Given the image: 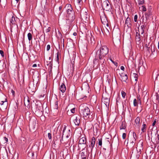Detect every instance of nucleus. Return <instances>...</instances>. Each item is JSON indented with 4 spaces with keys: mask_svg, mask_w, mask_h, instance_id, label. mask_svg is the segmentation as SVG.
Listing matches in <instances>:
<instances>
[{
    "mask_svg": "<svg viewBox=\"0 0 159 159\" xmlns=\"http://www.w3.org/2000/svg\"><path fill=\"white\" fill-rule=\"evenodd\" d=\"M133 75L135 78V81H137V80H138V78H137L138 74H135V73H134L133 74Z\"/></svg>",
    "mask_w": 159,
    "mask_h": 159,
    "instance_id": "obj_38",
    "label": "nucleus"
},
{
    "mask_svg": "<svg viewBox=\"0 0 159 159\" xmlns=\"http://www.w3.org/2000/svg\"><path fill=\"white\" fill-rule=\"evenodd\" d=\"M108 49L106 46H103L98 50L95 54V59L96 60L99 59L101 62L104 63L105 60V56L108 52Z\"/></svg>",
    "mask_w": 159,
    "mask_h": 159,
    "instance_id": "obj_1",
    "label": "nucleus"
},
{
    "mask_svg": "<svg viewBox=\"0 0 159 159\" xmlns=\"http://www.w3.org/2000/svg\"><path fill=\"white\" fill-rule=\"evenodd\" d=\"M88 147V146H87ZM94 147L92 146H89L88 147L87 149H86V151H87L89 152V153L92 154L93 150V149Z\"/></svg>",
    "mask_w": 159,
    "mask_h": 159,
    "instance_id": "obj_22",
    "label": "nucleus"
},
{
    "mask_svg": "<svg viewBox=\"0 0 159 159\" xmlns=\"http://www.w3.org/2000/svg\"><path fill=\"white\" fill-rule=\"evenodd\" d=\"M19 1V0H12L11 1L12 5L14 6H16Z\"/></svg>",
    "mask_w": 159,
    "mask_h": 159,
    "instance_id": "obj_26",
    "label": "nucleus"
},
{
    "mask_svg": "<svg viewBox=\"0 0 159 159\" xmlns=\"http://www.w3.org/2000/svg\"><path fill=\"white\" fill-rule=\"evenodd\" d=\"M74 122L76 125L79 126L80 123L81 117L79 115L75 116L74 117Z\"/></svg>",
    "mask_w": 159,
    "mask_h": 159,
    "instance_id": "obj_8",
    "label": "nucleus"
},
{
    "mask_svg": "<svg viewBox=\"0 0 159 159\" xmlns=\"http://www.w3.org/2000/svg\"><path fill=\"white\" fill-rule=\"evenodd\" d=\"M66 23L67 25H70L75 18V13L66 15Z\"/></svg>",
    "mask_w": 159,
    "mask_h": 159,
    "instance_id": "obj_5",
    "label": "nucleus"
},
{
    "mask_svg": "<svg viewBox=\"0 0 159 159\" xmlns=\"http://www.w3.org/2000/svg\"><path fill=\"white\" fill-rule=\"evenodd\" d=\"M113 62L114 63V64L115 65H116V66H117V63L116 62L113 61Z\"/></svg>",
    "mask_w": 159,
    "mask_h": 159,
    "instance_id": "obj_58",
    "label": "nucleus"
},
{
    "mask_svg": "<svg viewBox=\"0 0 159 159\" xmlns=\"http://www.w3.org/2000/svg\"><path fill=\"white\" fill-rule=\"evenodd\" d=\"M82 152L80 154L82 159H86L87 156V152Z\"/></svg>",
    "mask_w": 159,
    "mask_h": 159,
    "instance_id": "obj_16",
    "label": "nucleus"
},
{
    "mask_svg": "<svg viewBox=\"0 0 159 159\" xmlns=\"http://www.w3.org/2000/svg\"><path fill=\"white\" fill-rule=\"evenodd\" d=\"M58 100L57 98H56V100H55V101L54 103V109H57L58 108Z\"/></svg>",
    "mask_w": 159,
    "mask_h": 159,
    "instance_id": "obj_27",
    "label": "nucleus"
},
{
    "mask_svg": "<svg viewBox=\"0 0 159 159\" xmlns=\"http://www.w3.org/2000/svg\"><path fill=\"white\" fill-rule=\"evenodd\" d=\"M141 10L143 11H146V8L144 6H142L141 7Z\"/></svg>",
    "mask_w": 159,
    "mask_h": 159,
    "instance_id": "obj_40",
    "label": "nucleus"
},
{
    "mask_svg": "<svg viewBox=\"0 0 159 159\" xmlns=\"http://www.w3.org/2000/svg\"><path fill=\"white\" fill-rule=\"evenodd\" d=\"M51 28L50 27H49L48 28V29L46 30V33H48L51 30Z\"/></svg>",
    "mask_w": 159,
    "mask_h": 159,
    "instance_id": "obj_47",
    "label": "nucleus"
},
{
    "mask_svg": "<svg viewBox=\"0 0 159 159\" xmlns=\"http://www.w3.org/2000/svg\"><path fill=\"white\" fill-rule=\"evenodd\" d=\"M145 26L144 25H142L141 26V28L142 29L141 34H143L144 32V29L145 28Z\"/></svg>",
    "mask_w": 159,
    "mask_h": 159,
    "instance_id": "obj_36",
    "label": "nucleus"
},
{
    "mask_svg": "<svg viewBox=\"0 0 159 159\" xmlns=\"http://www.w3.org/2000/svg\"><path fill=\"white\" fill-rule=\"evenodd\" d=\"M120 132H121V133L122 134V138L123 139H125L126 137V134L125 132L124 133L123 132H122L120 131ZM125 132H126L125 131Z\"/></svg>",
    "mask_w": 159,
    "mask_h": 159,
    "instance_id": "obj_35",
    "label": "nucleus"
},
{
    "mask_svg": "<svg viewBox=\"0 0 159 159\" xmlns=\"http://www.w3.org/2000/svg\"><path fill=\"white\" fill-rule=\"evenodd\" d=\"M27 37L29 41H30L32 38V36L31 34L30 33H28L27 34Z\"/></svg>",
    "mask_w": 159,
    "mask_h": 159,
    "instance_id": "obj_32",
    "label": "nucleus"
},
{
    "mask_svg": "<svg viewBox=\"0 0 159 159\" xmlns=\"http://www.w3.org/2000/svg\"><path fill=\"white\" fill-rule=\"evenodd\" d=\"M59 10H61V9H62V7H61V6H60V7H59Z\"/></svg>",
    "mask_w": 159,
    "mask_h": 159,
    "instance_id": "obj_61",
    "label": "nucleus"
},
{
    "mask_svg": "<svg viewBox=\"0 0 159 159\" xmlns=\"http://www.w3.org/2000/svg\"><path fill=\"white\" fill-rule=\"evenodd\" d=\"M20 140L21 142V143L23 144H25L26 143V139L25 138L21 137L20 138Z\"/></svg>",
    "mask_w": 159,
    "mask_h": 159,
    "instance_id": "obj_28",
    "label": "nucleus"
},
{
    "mask_svg": "<svg viewBox=\"0 0 159 159\" xmlns=\"http://www.w3.org/2000/svg\"><path fill=\"white\" fill-rule=\"evenodd\" d=\"M118 97H117V99H116V105H117V108L118 109V102L119 101V94H118Z\"/></svg>",
    "mask_w": 159,
    "mask_h": 159,
    "instance_id": "obj_39",
    "label": "nucleus"
},
{
    "mask_svg": "<svg viewBox=\"0 0 159 159\" xmlns=\"http://www.w3.org/2000/svg\"><path fill=\"white\" fill-rule=\"evenodd\" d=\"M140 121V118L139 117H138L135 119V126L137 127H139V123Z\"/></svg>",
    "mask_w": 159,
    "mask_h": 159,
    "instance_id": "obj_20",
    "label": "nucleus"
},
{
    "mask_svg": "<svg viewBox=\"0 0 159 159\" xmlns=\"http://www.w3.org/2000/svg\"><path fill=\"white\" fill-rule=\"evenodd\" d=\"M130 22L131 20L130 18L128 17L126 19L125 21V23L127 25V26L130 27L131 26Z\"/></svg>",
    "mask_w": 159,
    "mask_h": 159,
    "instance_id": "obj_23",
    "label": "nucleus"
},
{
    "mask_svg": "<svg viewBox=\"0 0 159 159\" xmlns=\"http://www.w3.org/2000/svg\"><path fill=\"white\" fill-rule=\"evenodd\" d=\"M77 2L79 5H81V3H82V0H77Z\"/></svg>",
    "mask_w": 159,
    "mask_h": 159,
    "instance_id": "obj_46",
    "label": "nucleus"
},
{
    "mask_svg": "<svg viewBox=\"0 0 159 159\" xmlns=\"http://www.w3.org/2000/svg\"><path fill=\"white\" fill-rule=\"evenodd\" d=\"M105 25H106V26H105V28H110L109 25L108 24V22H107V24H106Z\"/></svg>",
    "mask_w": 159,
    "mask_h": 159,
    "instance_id": "obj_51",
    "label": "nucleus"
},
{
    "mask_svg": "<svg viewBox=\"0 0 159 159\" xmlns=\"http://www.w3.org/2000/svg\"><path fill=\"white\" fill-rule=\"evenodd\" d=\"M121 95L122 96V97L123 98H125V96L126 95V93L124 92V91H122L121 92Z\"/></svg>",
    "mask_w": 159,
    "mask_h": 159,
    "instance_id": "obj_37",
    "label": "nucleus"
},
{
    "mask_svg": "<svg viewBox=\"0 0 159 159\" xmlns=\"http://www.w3.org/2000/svg\"><path fill=\"white\" fill-rule=\"evenodd\" d=\"M133 136L134 137V139H135V136L136 138V134L134 133V132H133Z\"/></svg>",
    "mask_w": 159,
    "mask_h": 159,
    "instance_id": "obj_55",
    "label": "nucleus"
},
{
    "mask_svg": "<svg viewBox=\"0 0 159 159\" xmlns=\"http://www.w3.org/2000/svg\"><path fill=\"white\" fill-rule=\"evenodd\" d=\"M98 145L99 146H101L102 144V138H100L98 139Z\"/></svg>",
    "mask_w": 159,
    "mask_h": 159,
    "instance_id": "obj_34",
    "label": "nucleus"
},
{
    "mask_svg": "<svg viewBox=\"0 0 159 159\" xmlns=\"http://www.w3.org/2000/svg\"><path fill=\"white\" fill-rule=\"evenodd\" d=\"M125 122H122L121 126L120 127V130L122 129H125Z\"/></svg>",
    "mask_w": 159,
    "mask_h": 159,
    "instance_id": "obj_29",
    "label": "nucleus"
},
{
    "mask_svg": "<svg viewBox=\"0 0 159 159\" xmlns=\"http://www.w3.org/2000/svg\"><path fill=\"white\" fill-rule=\"evenodd\" d=\"M4 140L5 141V143H7V141H8V139H7V138L6 137H4Z\"/></svg>",
    "mask_w": 159,
    "mask_h": 159,
    "instance_id": "obj_54",
    "label": "nucleus"
},
{
    "mask_svg": "<svg viewBox=\"0 0 159 159\" xmlns=\"http://www.w3.org/2000/svg\"><path fill=\"white\" fill-rule=\"evenodd\" d=\"M59 89L60 90L62 93H64L66 89V88L65 85L63 83L60 86Z\"/></svg>",
    "mask_w": 159,
    "mask_h": 159,
    "instance_id": "obj_17",
    "label": "nucleus"
},
{
    "mask_svg": "<svg viewBox=\"0 0 159 159\" xmlns=\"http://www.w3.org/2000/svg\"><path fill=\"white\" fill-rule=\"evenodd\" d=\"M117 71H118V69H116V74L117 75H118V74H117Z\"/></svg>",
    "mask_w": 159,
    "mask_h": 159,
    "instance_id": "obj_60",
    "label": "nucleus"
},
{
    "mask_svg": "<svg viewBox=\"0 0 159 159\" xmlns=\"http://www.w3.org/2000/svg\"><path fill=\"white\" fill-rule=\"evenodd\" d=\"M71 111L72 113H74L75 111V108H73L71 110Z\"/></svg>",
    "mask_w": 159,
    "mask_h": 159,
    "instance_id": "obj_50",
    "label": "nucleus"
},
{
    "mask_svg": "<svg viewBox=\"0 0 159 159\" xmlns=\"http://www.w3.org/2000/svg\"><path fill=\"white\" fill-rule=\"evenodd\" d=\"M37 66V64H34L33 65L32 67H35Z\"/></svg>",
    "mask_w": 159,
    "mask_h": 159,
    "instance_id": "obj_57",
    "label": "nucleus"
},
{
    "mask_svg": "<svg viewBox=\"0 0 159 159\" xmlns=\"http://www.w3.org/2000/svg\"><path fill=\"white\" fill-rule=\"evenodd\" d=\"M110 28H103V32L102 30V31L104 34L108 36L110 34Z\"/></svg>",
    "mask_w": 159,
    "mask_h": 159,
    "instance_id": "obj_15",
    "label": "nucleus"
},
{
    "mask_svg": "<svg viewBox=\"0 0 159 159\" xmlns=\"http://www.w3.org/2000/svg\"><path fill=\"white\" fill-rule=\"evenodd\" d=\"M64 8L67 12V14H70L75 13L71 5L70 4H66Z\"/></svg>",
    "mask_w": 159,
    "mask_h": 159,
    "instance_id": "obj_7",
    "label": "nucleus"
},
{
    "mask_svg": "<svg viewBox=\"0 0 159 159\" xmlns=\"http://www.w3.org/2000/svg\"><path fill=\"white\" fill-rule=\"evenodd\" d=\"M136 40L138 42H139L140 40V35L138 34V32H137L136 33Z\"/></svg>",
    "mask_w": 159,
    "mask_h": 159,
    "instance_id": "obj_31",
    "label": "nucleus"
},
{
    "mask_svg": "<svg viewBox=\"0 0 159 159\" xmlns=\"http://www.w3.org/2000/svg\"><path fill=\"white\" fill-rule=\"evenodd\" d=\"M114 5L115 6V11L117 13H119V0H114Z\"/></svg>",
    "mask_w": 159,
    "mask_h": 159,
    "instance_id": "obj_9",
    "label": "nucleus"
},
{
    "mask_svg": "<svg viewBox=\"0 0 159 159\" xmlns=\"http://www.w3.org/2000/svg\"><path fill=\"white\" fill-rule=\"evenodd\" d=\"M100 19L102 23L104 25H105L107 23L108 21L104 14H103L102 16H100Z\"/></svg>",
    "mask_w": 159,
    "mask_h": 159,
    "instance_id": "obj_13",
    "label": "nucleus"
},
{
    "mask_svg": "<svg viewBox=\"0 0 159 159\" xmlns=\"http://www.w3.org/2000/svg\"><path fill=\"white\" fill-rule=\"evenodd\" d=\"M86 142V139L85 138L82 137L80 139L79 141L78 145L79 149L80 150L81 148H83L82 151H83L84 150L86 146H88V145L85 146Z\"/></svg>",
    "mask_w": 159,
    "mask_h": 159,
    "instance_id": "obj_4",
    "label": "nucleus"
},
{
    "mask_svg": "<svg viewBox=\"0 0 159 159\" xmlns=\"http://www.w3.org/2000/svg\"><path fill=\"white\" fill-rule=\"evenodd\" d=\"M122 77V81H125L128 79L127 75L126 74H125L124 75H123L122 73L120 75Z\"/></svg>",
    "mask_w": 159,
    "mask_h": 159,
    "instance_id": "obj_24",
    "label": "nucleus"
},
{
    "mask_svg": "<svg viewBox=\"0 0 159 159\" xmlns=\"http://www.w3.org/2000/svg\"><path fill=\"white\" fill-rule=\"evenodd\" d=\"M66 126H65V125H64V127H63V130H62V135H64V133L66 129Z\"/></svg>",
    "mask_w": 159,
    "mask_h": 159,
    "instance_id": "obj_45",
    "label": "nucleus"
},
{
    "mask_svg": "<svg viewBox=\"0 0 159 159\" xmlns=\"http://www.w3.org/2000/svg\"><path fill=\"white\" fill-rule=\"evenodd\" d=\"M119 29L118 27V24H116V25H115L114 28L113 30V39L115 37V34L117 32L118 34L119 32Z\"/></svg>",
    "mask_w": 159,
    "mask_h": 159,
    "instance_id": "obj_10",
    "label": "nucleus"
},
{
    "mask_svg": "<svg viewBox=\"0 0 159 159\" xmlns=\"http://www.w3.org/2000/svg\"><path fill=\"white\" fill-rule=\"evenodd\" d=\"M7 102L2 101L0 103L1 107L2 109H6L7 108Z\"/></svg>",
    "mask_w": 159,
    "mask_h": 159,
    "instance_id": "obj_18",
    "label": "nucleus"
},
{
    "mask_svg": "<svg viewBox=\"0 0 159 159\" xmlns=\"http://www.w3.org/2000/svg\"><path fill=\"white\" fill-rule=\"evenodd\" d=\"M120 68L121 69V70H123V71H124V70H125V67L123 66H120Z\"/></svg>",
    "mask_w": 159,
    "mask_h": 159,
    "instance_id": "obj_52",
    "label": "nucleus"
},
{
    "mask_svg": "<svg viewBox=\"0 0 159 159\" xmlns=\"http://www.w3.org/2000/svg\"><path fill=\"white\" fill-rule=\"evenodd\" d=\"M73 35H76V33H73Z\"/></svg>",
    "mask_w": 159,
    "mask_h": 159,
    "instance_id": "obj_63",
    "label": "nucleus"
},
{
    "mask_svg": "<svg viewBox=\"0 0 159 159\" xmlns=\"http://www.w3.org/2000/svg\"><path fill=\"white\" fill-rule=\"evenodd\" d=\"M94 30H95V31H98V27H94Z\"/></svg>",
    "mask_w": 159,
    "mask_h": 159,
    "instance_id": "obj_56",
    "label": "nucleus"
},
{
    "mask_svg": "<svg viewBox=\"0 0 159 159\" xmlns=\"http://www.w3.org/2000/svg\"><path fill=\"white\" fill-rule=\"evenodd\" d=\"M41 110V107L38 105H35V108L33 109V111L37 113L42 112V111Z\"/></svg>",
    "mask_w": 159,
    "mask_h": 159,
    "instance_id": "obj_14",
    "label": "nucleus"
},
{
    "mask_svg": "<svg viewBox=\"0 0 159 159\" xmlns=\"http://www.w3.org/2000/svg\"><path fill=\"white\" fill-rule=\"evenodd\" d=\"M11 93H12V94L13 95L14 94V93H15L14 91L13 90H11Z\"/></svg>",
    "mask_w": 159,
    "mask_h": 159,
    "instance_id": "obj_59",
    "label": "nucleus"
},
{
    "mask_svg": "<svg viewBox=\"0 0 159 159\" xmlns=\"http://www.w3.org/2000/svg\"><path fill=\"white\" fill-rule=\"evenodd\" d=\"M56 61L57 62H58L59 61V55H58V52L57 53V58L56 59Z\"/></svg>",
    "mask_w": 159,
    "mask_h": 159,
    "instance_id": "obj_48",
    "label": "nucleus"
},
{
    "mask_svg": "<svg viewBox=\"0 0 159 159\" xmlns=\"http://www.w3.org/2000/svg\"><path fill=\"white\" fill-rule=\"evenodd\" d=\"M81 18L84 21L86 22L89 20V15L86 12L84 13L82 15H81Z\"/></svg>",
    "mask_w": 159,
    "mask_h": 159,
    "instance_id": "obj_12",
    "label": "nucleus"
},
{
    "mask_svg": "<svg viewBox=\"0 0 159 159\" xmlns=\"http://www.w3.org/2000/svg\"><path fill=\"white\" fill-rule=\"evenodd\" d=\"M144 3V0H139V1L138 3L139 5H142Z\"/></svg>",
    "mask_w": 159,
    "mask_h": 159,
    "instance_id": "obj_41",
    "label": "nucleus"
},
{
    "mask_svg": "<svg viewBox=\"0 0 159 159\" xmlns=\"http://www.w3.org/2000/svg\"><path fill=\"white\" fill-rule=\"evenodd\" d=\"M102 7L104 9L107 11H111V4L108 0H106L102 3Z\"/></svg>",
    "mask_w": 159,
    "mask_h": 159,
    "instance_id": "obj_6",
    "label": "nucleus"
},
{
    "mask_svg": "<svg viewBox=\"0 0 159 159\" xmlns=\"http://www.w3.org/2000/svg\"><path fill=\"white\" fill-rule=\"evenodd\" d=\"M16 20L14 16H12L11 19L10 20V22L12 24H15Z\"/></svg>",
    "mask_w": 159,
    "mask_h": 159,
    "instance_id": "obj_30",
    "label": "nucleus"
},
{
    "mask_svg": "<svg viewBox=\"0 0 159 159\" xmlns=\"http://www.w3.org/2000/svg\"><path fill=\"white\" fill-rule=\"evenodd\" d=\"M63 135H62V136L61 137V140H63Z\"/></svg>",
    "mask_w": 159,
    "mask_h": 159,
    "instance_id": "obj_62",
    "label": "nucleus"
},
{
    "mask_svg": "<svg viewBox=\"0 0 159 159\" xmlns=\"http://www.w3.org/2000/svg\"><path fill=\"white\" fill-rule=\"evenodd\" d=\"M137 18H138V16H137V15H136L134 16V21L135 22H136L137 21Z\"/></svg>",
    "mask_w": 159,
    "mask_h": 159,
    "instance_id": "obj_44",
    "label": "nucleus"
},
{
    "mask_svg": "<svg viewBox=\"0 0 159 159\" xmlns=\"http://www.w3.org/2000/svg\"><path fill=\"white\" fill-rule=\"evenodd\" d=\"M24 102L25 106L27 107H30V98L28 96L25 98Z\"/></svg>",
    "mask_w": 159,
    "mask_h": 159,
    "instance_id": "obj_11",
    "label": "nucleus"
},
{
    "mask_svg": "<svg viewBox=\"0 0 159 159\" xmlns=\"http://www.w3.org/2000/svg\"><path fill=\"white\" fill-rule=\"evenodd\" d=\"M133 104L134 107H137L138 106V103L136 99H134L133 101Z\"/></svg>",
    "mask_w": 159,
    "mask_h": 159,
    "instance_id": "obj_33",
    "label": "nucleus"
},
{
    "mask_svg": "<svg viewBox=\"0 0 159 159\" xmlns=\"http://www.w3.org/2000/svg\"><path fill=\"white\" fill-rule=\"evenodd\" d=\"M158 48L159 49V41L158 42Z\"/></svg>",
    "mask_w": 159,
    "mask_h": 159,
    "instance_id": "obj_64",
    "label": "nucleus"
},
{
    "mask_svg": "<svg viewBox=\"0 0 159 159\" xmlns=\"http://www.w3.org/2000/svg\"><path fill=\"white\" fill-rule=\"evenodd\" d=\"M79 111L80 115H83L84 117H89V116L90 115L89 108L87 107H84L83 105L80 106Z\"/></svg>",
    "mask_w": 159,
    "mask_h": 159,
    "instance_id": "obj_2",
    "label": "nucleus"
},
{
    "mask_svg": "<svg viewBox=\"0 0 159 159\" xmlns=\"http://www.w3.org/2000/svg\"><path fill=\"white\" fill-rule=\"evenodd\" d=\"M45 64L48 66L49 65V69H50V71H51L52 67V60L49 61H47Z\"/></svg>",
    "mask_w": 159,
    "mask_h": 159,
    "instance_id": "obj_19",
    "label": "nucleus"
},
{
    "mask_svg": "<svg viewBox=\"0 0 159 159\" xmlns=\"http://www.w3.org/2000/svg\"><path fill=\"white\" fill-rule=\"evenodd\" d=\"M0 54H1L2 56V57H4V53L3 51L2 50H0Z\"/></svg>",
    "mask_w": 159,
    "mask_h": 159,
    "instance_id": "obj_42",
    "label": "nucleus"
},
{
    "mask_svg": "<svg viewBox=\"0 0 159 159\" xmlns=\"http://www.w3.org/2000/svg\"><path fill=\"white\" fill-rule=\"evenodd\" d=\"M156 120L155 119L154 120V121H153V123L152 124V126H154L156 124Z\"/></svg>",
    "mask_w": 159,
    "mask_h": 159,
    "instance_id": "obj_53",
    "label": "nucleus"
},
{
    "mask_svg": "<svg viewBox=\"0 0 159 159\" xmlns=\"http://www.w3.org/2000/svg\"><path fill=\"white\" fill-rule=\"evenodd\" d=\"M146 125L144 123V122L143 125L141 129V130L143 132H144L146 131Z\"/></svg>",
    "mask_w": 159,
    "mask_h": 159,
    "instance_id": "obj_25",
    "label": "nucleus"
},
{
    "mask_svg": "<svg viewBox=\"0 0 159 159\" xmlns=\"http://www.w3.org/2000/svg\"><path fill=\"white\" fill-rule=\"evenodd\" d=\"M96 139L94 137H93L90 141V143L89 146L94 147Z\"/></svg>",
    "mask_w": 159,
    "mask_h": 159,
    "instance_id": "obj_21",
    "label": "nucleus"
},
{
    "mask_svg": "<svg viewBox=\"0 0 159 159\" xmlns=\"http://www.w3.org/2000/svg\"><path fill=\"white\" fill-rule=\"evenodd\" d=\"M48 136L49 139H52V136L51 133H48Z\"/></svg>",
    "mask_w": 159,
    "mask_h": 159,
    "instance_id": "obj_43",
    "label": "nucleus"
},
{
    "mask_svg": "<svg viewBox=\"0 0 159 159\" xmlns=\"http://www.w3.org/2000/svg\"><path fill=\"white\" fill-rule=\"evenodd\" d=\"M50 48V46L49 45H48L47 47V50L48 51Z\"/></svg>",
    "mask_w": 159,
    "mask_h": 159,
    "instance_id": "obj_49",
    "label": "nucleus"
},
{
    "mask_svg": "<svg viewBox=\"0 0 159 159\" xmlns=\"http://www.w3.org/2000/svg\"><path fill=\"white\" fill-rule=\"evenodd\" d=\"M102 102L108 108L109 107L110 102V96L106 92L103 93L102 95Z\"/></svg>",
    "mask_w": 159,
    "mask_h": 159,
    "instance_id": "obj_3",
    "label": "nucleus"
}]
</instances>
